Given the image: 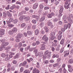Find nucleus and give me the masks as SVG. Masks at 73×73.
I'll return each mask as SVG.
<instances>
[{
  "label": "nucleus",
  "instance_id": "obj_16",
  "mask_svg": "<svg viewBox=\"0 0 73 73\" xmlns=\"http://www.w3.org/2000/svg\"><path fill=\"white\" fill-rule=\"evenodd\" d=\"M15 7H16V5H15V4H14L12 6L10 7V9H11V10H13V9H14Z\"/></svg>",
  "mask_w": 73,
  "mask_h": 73
},
{
  "label": "nucleus",
  "instance_id": "obj_53",
  "mask_svg": "<svg viewBox=\"0 0 73 73\" xmlns=\"http://www.w3.org/2000/svg\"><path fill=\"white\" fill-rule=\"evenodd\" d=\"M24 70V68L23 67H22L20 68V71L21 72H22L23 71V70Z\"/></svg>",
  "mask_w": 73,
  "mask_h": 73
},
{
  "label": "nucleus",
  "instance_id": "obj_17",
  "mask_svg": "<svg viewBox=\"0 0 73 73\" xmlns=\"http://www.w3.org/2000/svg\"><path fill=\"white\" fill-rule=\"evenodd\" d=\"M7 15L8 17H12V15L9 11L7 12Z\"/></svg>",
  "mask_w": 73,
  "mask_h": 73
},
{
  "label": "nucleus",
  "instance_id": "obj_10",
  "mask_svg": "<svg viewBox=\"0 0 73 73\" xmlns=\"http://www.w3.org/2000/svg\"><path fill=\"white\" fill-rule=\"evenodd\" d=\"M64 53L65 54L64 55V57H66V56H68V55L69 53V51H65Z\"/></svg>",
  "mask_w": 73,
  "mask_h": 73
},
{
  "label": "nucleus",
  "instance_id": "obj_21",
  "mask_svg": "<svg viewBox=\"0 0 73 73\" xmlns=\"http://www.w3.org/2000/svg\"><path fill=\"white\" fill-rule=\"evenodd\" d=\"M13 32L16 33L17 31V29L16 28H14L12 30Z\"/></svg>",
  "mask_w": 73,
  "mask_h": 73
},
{
  "label": "nucleus",
  "instance_id": "obj_2",
  "mask_svg": "<svg viewBox=\"0 0 73 73\" xmlns=\"http://www.w3.org/2000/svg\"><path fill=\"white\" fill-rule=\"evenodd\" d=\"M63 10H64V7H60V9L59 10V13L60 14L59 15V17H61L62 16V12H63Z\"/></svg>",
  "mask_w": 73,
  "mask_h": 73
},
{
  "label": "nucleus",
  "instance_id": "obj_20",
  "mask_svg": "<svg viewBox=\"0 0 73 73\" xmlns=\"http://www.w3.org/2000/svg\"><path fill=\"white\" fill-rule=\"evenodd\" d=\"M27 64V62L26 61H24L23 63V66H25Z\"/></svg>",
  "mask_w": 73,
  "mask_h": 73
},
{
  "label": "nucleus",
  "instance_id": "obj_44",
  "mask_svg": "<svg viewBox=\"0 0 73 73\" xmlns=\"http://www.w3.org/2000/svg\"><path fill=\"white\" fill-rule=\"evenodd\" d=\"M8 26L9 27H14V25L13 24H9L8 25Z\"/></svg>",
  "mask_w": 73,
  "mask_h": 73
},
{
  "label": "nucleus",
  "instance_id": "obj_36",
  "mask_svg": "<svg viewBox=\"0 0 73 73\" xmlns=\"http://www.w3.org/2000/svg\"><path fill=\"white\" fill-rule=\"evenodd\" d=\"M64 39H63L61 41H60V44L62 45L63 44H64Z\"/></svg>",
  "mask_w": 73,
  "mask_h": 73
},
{
  "label": "nucleus",
  "instance_id": "obj_19",
  "mask_svg": "<svg viewBox=\"0 0 73 73\" xmlns=\"http://www.w3.org/2000/svg\"><path fill=\"white\" fill-rule=\"evenodd\" d=\"M45 16H43V17H41V19L40 20V21H42L45 20Z\"/></svg>",
  "mask_w": 73,
  "mask_h": 73
},
{
  "label": "nucleus",
  "instance_id": "obj_3",
  "mask_svg": "<svg viewBox=\"0 0 73 73\" xmlns=\"http://www.w3.org/2000/svg\"><path fill=\"white\" fill-rule=\"evenodd\" d=\"M42 40H45V42H47L48 41V38L46 37V35H44L42 38Z\"/></svg>",
  "mask_w": 73,
  "mask_h": 73
},
{
  "label": "nucleus",
  "instance_id": "obj_13",
  "mask_svg": "<svg viewBox=\"0 0 73 73\" xmlns=\"http://www.w3.org/2000/svg\"><path fill=\"white\" fill-rule=\"evenodd\" d=\"M44 29L45 30V31H46V32H48V31H49V28L48 27H44Z\"/></svg>",
  "mask_w": 73,
  "mask_h": 73
},
{
  "label": "nucleus",
  "instance_id": "obj_47",
  "mask_svg": "<svg viewBox=\"0 0 73 73\" xmlns=\"http://www.w3.org/2000/svg\"><path fill=\"white\" fill-rule=\"evenodd\" d=\"M9 5H7V7H6L5 8V9H6V10H8V9H9Z\"/></svg>",
  "mask_w": 73,
  "mask_h": 73
},
{
  "label": "nucleus",
  "instance_id": "obj_29",
  "mask_svg": "<svg viewBox=\"0 0 73 73\" xmlns=\"http://www.w3.org/2000/svg\"><path fill=\"white\" fill-rule=\"evenodd\" d=\"M40 9H42V8H44V5H43V4H41L39 5Z\"/></svg>",
  "mask_w": 73,
  "mask_h": 73
},
{
  "label": "nucleus",
  "instance_id": "obj_52",
  "mask_svg": "<svg viewBox=\"0 0 73 73\" xmlns=\"http://www.w3.org/2000/svg\"><path fill=\"white\" fill-rule=\"evenodd\" d=\"M58 34L59 35H62L61 34H62V32L61 31H59L58 32Z\"/></svg>",
  "mask_w": 73,
  "mask_h": 73
},
{
  "label": "nucleus",
  "instance_id": "obj_54",
  "mask_svg": "<svg viewBox=\"0 0 73 73\" xmlns=\"http://www.w3.org/2000/svg\"><path fill=\"white\" fill-rule=\"evenodd\" d=\"M58 66V63H56V64H54L53 65V66L54 67H56Z\"/></svg>",
  "mask_w": 73,
  "mask_h": 73
},
{
  "label": "nucleus",
  "instance_id": "obj_60",
  "mask_svg": "<svg viewBox=\"0 0 73 73\" xmlns=\"http://www.w3.org/2000/svg\"><path fill=\"white\" fill-rule=\"evenodd\" d=\"M40 41H37L36 42V45H38L40 44Z\"/></svg>",
  "mask_w": 73,
  "mask_h": 73
},
{
  "label": "nucleus",
  "instance_id": "obj_41",
  "mask_svg": "<svg viewBox=\"0 0 73 73\" xmlns=\"http://www.w3.org/2000/svg\"><path fill=\"white\" fill-rule=\"evenodd\" d=\"M25 26V23H23L21 25V27L22 28H24V27Z\"/></svg>",
  "mask_w": 73,
  "mask_h": 73
},
{
  "label": "nucleus",
  "instance_id": "obj_46",
  "mask_svg": "<svg viewBox=\"0 0 73 73\" xmlns=\"http://www.w3.org/2000/svg\"><path fill=\"white\" fill-rule=\"evenodd\" d=\"M32 23H33V24H36V20L33 19L32 20Z\"/></svg>",
  "mask_w": 73,
  "mask_h": 73
},
{
  "label": "nucleus",
  "instance_id": "obj_25",
  "mask_svg": "<svg viewBox=\"0 0 73 73\" xmlns=\"http://www.w3.org/2000/svg\"><path fill=\"white\" fill-rule=\"evenodd\" d=\"M44 23L42 22L40 24L39 26L40 27H41L42 28L44 27Z\"/></svg>",
  "mask_w": 73,
  "mask_h": 73
},
{
  "label": "nucleus",
  "instance_id": "obj_31",
  "mask_svg": "<svg viewBox=\"0 0 73 73\" xmlns=\"http://www.w3.org/2000/svg\"><path fill=\"white\" fill-rule=\"evenodd\" d=\"M38 30H36L35 31V35H37L38 34Z\"/></svg>",
  "mask_w": 73,
  "mask_h": 73
},
{
  "label": "nucleus",
  "instance_id": "obj_42",
  "mask_svg": "<svg viewBox=\"0 0 73 73\" xmlns=\"http://www.w3.org/2000/svg\"><path fill=\"white\" fill-rule=\"evenodd\" d=\"M64 28L65 29H66L68 28V25L66 24L64 25Z\"/></svg>",
  "mask_w": 73,
  "mask_h": 73
},
{
  "label": "nucleus",
  "instance_id": "obj_4",
  "mask_svg": "<svg viewBox=\"0 0 73 73\" xmlns=\"http://www.w3.org/2000/svg\"><path fill=\"white\" fill-rule=\"evenodd\" d=\"M34 52L35 53V56H38L40 54V53L38 52V50L37 49H35Z\"/></svg>",
  "mask_w": 73,
  "mask_h": 73
},
{
  "label": "nucleus",
  "instance_id": "obj_11",
  "mask_svg": "<svg viewBox=\"0 0 73 73\" xmlns=\"http://www.w3.org/2000/svg\"><path fill=\"white\" fill-rule=\"evenodd\" d=\"M67 19L69 22H70V23H73V21H72V19L70 18V17H67Z\"/></svg>",
  "mask_w": 73,
  "mask_h": 73
},
{
  "label": "nucleus",
  "instance_id": "obj_12",
  "mask_svg": "<svg viewBox=\"0 0 73 73\" xmlns=\"http://www.w3.org/2000/svg\"><path fill=\"white\" fill-rule=\"evenodd\" d=\"M40 49L41 50H44V49H45V45L44 44L42 45V46L40 48Z\"/></svg>",
  "mask_w": 73,
  "mask_h": 73
},
{
  "label": "nucleus",
  "instance_id": "obj_58",
  "mask_svg": "<svg viewBox=\"0 0 73 73\" xmlns=\"http://www.w3.org/2000/svg\"><path fill=\"white\" fill-rule=\"evenodd\" d=\"M18 20L17 19H15L14 21V24H16L17 23Z\"/></svg>",
  "mask_w": 73,
  "mask_h": 73
},
{
  "label": "nucleus",
  "instance_id": "obj_26",
  "mask_svg": "<svg viewBox=\"0 0 73 73\" xmlns=\"http://www.w3.org/2000/svg\"><path fill=\"white\" fill-rule=\"evenodd\" d=\"M50 8L49 7H48V6H46V5H45L44 6V9L45 10H46L47 9H49Z\"/></svg>",
  "mask_w": 73,
  "mask_h": 73
},
{
  "label": "nucleus",
  "instance_id": "obj_63",
  "mask_svg": "<svg viewBox=\"0 0 73 73\" xmlns=\"http://www.w3.org/2000/svg\"><path fill=\"white\" fill-rule=\"evenodd\" d=\"M48 60H45L44 61V63L46 64L48 63Z\"/></svg>",
  "mask_w": 73,
  "mask_h": 73
},
{
  "label": "nucleus",
  "instance_id": "obj_32",
  "mask_svg": "<svg viewBox=\"0 0 73 73\" xmlns=\"http://www.w3.org/2000/svg\"><path fill=\"white\" fill-rule=\"evenodd\" d=\"M55 35V33L53 32H52L51 33V36H54Z\"/></svg>",
  "mask_w": 73,
  "mask_h": 73
},
{
  "label": "nucleus",
  "instance_id": "obj_43",
  "mask_svg": "<svg viewBox=\"0 0 73 73\" xmlns=\"http://www.w3.org/2000/svg\"><path fill=\"white\" fill-rule=\"evenodd\" d=\"M6 56V55H5V54L4 53H3L1 54V56L2 57H5Z\"/></svg>",
  "mask_w": 73,
  "mask_h": 73
},
{
  "label": "nucleus",
  "instance_id": "obj_51",
  "mask_svg": "<svg viewBox=\"0 0 73 73\" xmlns=\"http://www.w3.org/2000/svg\"><path fill=\"white\" fill-rule=\"evenodd\" d=\"M1 41L2 42L4 43V42H5V39H1Z\"/></svg>",
  "mask_w": 73,
  "mask_h": 73
},
{
  "label": "nucleus",
  "instance_id": "obj_6",
  "mask_svg": "<svg viewBox=\"0 0 73 73\" xmlns=\"http://www.w3.org/2000/svg\"><path fill=\"white\" fill-rule=\"evenodd\" d=\"M27 17L25 15H22L19 18V20H23L24 19H26Z\"/></svg>",
  "mask_w": 73,
  "mask_h": 73
},
{
  "label": "nucleus",
  "instance_id": "obj_9",
  "mask_svg": "<svg viewBox=\"0 0 73 73\" xmlns=\"http://www.w3.org/2000/svg\"><path fill=\"white\" fill-rule=\"evenodd\" d=\"M71 5H70V4H68V5H64V7L65 9H68V8H70V7Z\"/></svg>",
  "mask_w": 73,
  "mask_h": 73
},
{
  "label": "nucleus",
  "instance_id": "obj_57",
  "mask_svg": "<svg viewBox=\"0 0 73 73\" xmlns=\"http://www.w3.org/2000/svg\"><path fill=\"white\" fill-rule=\"evenodd\" d=\"M70 54H73V49H72L70 51Z\"/></svg>",
  "mask_w": 73,
  "mask_h": 73
},
{
  "label": "nucleus",
  "instance_id": "obj_35",
  "mask_svg": "<svg viewBox=\"0 0 73 73\" xmlns=\"http://www.w3.org/2000/svg\"><path fill=\"white\" fill-rule=\"evenodd\" d=\"M64 47H62L60 51V53H62L63 52H64Z\"/></svg>",
  "mask_w": 73,
  "mask_h": 73
},
{
  "label": "nucleus",
  "instance_id": "obj_33",
  "mask_svg": "<svg viewBox=\"0 0 73 73\" xmlns=\"http://www.w3.org/2000/svg\"><path fill=\"white\" fill-rule=\"evenodd\" d=\"M19 57V54H17L14 57V59H16L17 58H18Z\"/></svg>",
  "mask_w": 73,
  "mask_h": 73
},
{
  "label": "nucleus",
  "instance_id": "obj_23",
  "mask_svg": "<svg viewBox=\"0 0 73 73\" xmlns=\"http://www.w3.org/2000/svg\"><path fill=\"white\" fill-rule=\"evenodd\" d=\"M60 45H58L57 46V47L56 48V50H57V51H59V50H60Z\"/></svg>",
  "mask_w": 73,
  "mask_h": 73
},
{
  "label": "nucleus",
  "instance_id": "obj_34",
  "mask_svg": "<svg viewBox=\"0 0 73 73\" xmlns=\"http://www.w3.org/2000/svg\"><path fill=\"white\" fill-rule=\"evenodd\" d=\"M51 36L50 38V39L51 40H54V39H55L56 38V37L54 36Z\"/></svg>",
  "mask_w": 73,
  "mask_h": 73
},
{
  "label": "nucleus",
  "instance_id": "obj_45",
  "mask_svg": "<svg viewBox=\"0 0 73 73\" xmlns=\"http://www.w3.org/2000/svg\"><path fill=\"white\" fill-rule=\"evenodd\" d=\"M14 20H13V19L12 18H11L9 19V21L10 22H12V21H13Z\"/></svg>",
  "mask_w": 73,
  "mask_h": 73
},
{
  "label": "nucleus",
  "instance_id": "obj_8",
  "mask_svg": "<svg viewBox=\"0 0 73 73\" xmlns=\"http://www.w3.org/2000/svg\"><path fill=\"white\" fill-rule=\"evenodd\" d=\"M9 44V42H5L4 43H3L1 44L3 45V46H4L5 48V46H7Z\"/></svg>",
  "mask_w": 73,
  "mask_h": 73
},
{
  "label": "nucleus",
  "instance_id": "obj_30",
  "mask_svg": "<svg viewBox=\"0 0 73 73\" xmlns=\"http://www.w3.org/2000/svg\"><path fill=\"white\" fill-rule=\"evenodd\" d=\"M27 33L29 34V36H32V32L29 31H28L27 32Z\"/></svg>",
  "mask_w": 73,
  "mask_h": 73
},
{
  "label": "nucleus",
  "instance_id": "obj_39",
  "mask_svg": "<svg viewBox=\"0 0 73 73\" xmlns=\"http://www.w3.org/2000/svg\"><path fill=\"white\" fill-rule=\"evenodd\" d=\"M15 69V66H12L11 68V69L12 71H13V70H14Z\"/></svg>",
  "mask_w": 73,
  "mask_h": 73
},
{
  "label": "nucleus",
  "instance_id": "obj_48",
  "mask_svg": "<svg viewBox=\"0 0 73 73\" xmlns=\"http://www.w3.org/2000/svg\"><path fill=\"white\" fill-rule=\"evenodd\" d=\"M58 71L60 73H62V68H60Z\"/></svg>",
  "mask_w": 73,
  "mask_h": 73
},
{
  "label": "nucleus",
  "instance_id": "obj_18",
  "mask_svg": "<svg viewBox=\"0 0 73 73\" xmlns=\"http://www.w3.org/2000/svg\"><path fill=\"white\" fill-rule=\"evenodd\" d=\"M37 7H38V4H37V3H35L34 4L33 6V8L34 9H35L37 8Z\"/></svg>",
  "mask_w": 73,
  "mask_h": 73
},
{
  "label": "nucleus",
  "instance_id": "obj_24",
  "mask_svg": "<svg viewBox=\"0 0 73 73\" xmlns=\"http://www.w3.org/2000/svg\"><path fill=\"white\" fill-rule=\"evenodd\" d=\"M31 71L29 70H25L24 71V73H30Z\"/></svg>",
  "mask_w": 73,
  "mask_h": 73
},
{
  "label": "nucleus",
  "instance_id": "obj_61",
  "mask_svg": "<svg viewBox=\"0 0 73 73\" xmlns=\"http://www.w3.org/2000/svg\"><path fill=\"white\" fill-rule=\"evenodd\" d=\"M68 69H70V68H73L72 67V66L70 65H68Z\"/></svg>",
  "mask_w": 73,
  "mask_h": 73
},
{
  "label": "nucleus",
  "instance_id": "obj_49",
  "mask_svg": "<svg viewBox=\"0 0 73 73\" xmlns=\"http://www.w3.org/2000/svg\"><path fill=\"white\" fill-rule=\"evenodd\" d=\"M60 61H61V58H58L57 59L56 61L57 62H60Z\"/></svg>",
  "mask_w": 73,
  "mask_h": 73
},
{
  "label": "nucleus",
  "instance_id": "obj_14",
  "mask_svg": "<svg viewBox=\"0 0 73 73\" xmlns=\"http://www.w3.org/2000/svg\"><path fill=\"white\" fill-rule=\"evenodd\" d=\"M73 62V59H70L69 60L68 63L70 64H72Z\"/></svg>",
  "mask_w": 73,
  "mask_h": 73
},
{
  "label": "nucleus",
  "instance_id": "obj_59",
  "mask_svg": "<svg viewBox=\"0 0 73 73\" xmlns=\"http://www.w3.org/2000/svg\"><path fill=\"white\" fill-rule=\"evenodd\" d=\"M33 73H36V69L35 68L33 69Z\"/></svg>",
  "mask_w": 73,
  "mask_h": 73
},
{
  "label": "nucleus",
  "instance_id": "obj_27",
  "mask_svg": "<svg viewBox=\"0 0 73 73\" xmlns=\"http://www.w3.org/2000/svg\"><path fill=\"white\" fill-rule=\"evenodd\" d=\"M9 35H13V31L12 30L9 31Z\"/></svg>",
  "mask_w": 73,
  "mask_h": 73
},
{
  "label": "nucleus",
  "instance_id": "obj_55",
  "mask_svg": "<svg viewBox=\"0 0 73 73\" xmlns=\"http://www.w3.org/2000/svg\"><path fill=\"white\" fill-rule=\"evenodd\" d=\"M38 21L39 20V17H38V16L36 15L35 16V18Z\"/></svg>",
  "mask_w": 73,
  "mask_h": 73
},
{
  "label": "nucleus",
  "instance_id": "obj_5",
  "mask_svg": "<svg viewBox=\"0 0 73 73\" xmlns=\"http://www.w3.org/2000/svg\"><path fill=\"white\" fill-rule=\"evenodd\" d=\"M67 17V16L65 15L63 16L62 17V19L64 21V22L65 23H67V21H66Z\"/></svg>",
  "mask_w": 73,
  "mask_h": 73
},
{
  "label": "nucleus",
  "instance_id": "obj_28",
  "mask_svg": "<svg viewBox=\"0 0 73 73\" xmlns=\"http://www.w3.org/2000/svg\"><path fill=\"white\" fill-rule=\"evenodd\" d=\"M0 32H1L2 33V34H0V37H2V35H4V33L3 32H4V30H2V31H0Z\"/></svg>",
  "mask_w": 73,
  "mask_h": 73
},
{
  "label": "nucleus",
  "instance_id": "obj_64",
  "mask_svg": "<svg viewBox=\"0 0 73 73\" xmlns=\"http://www.w3.org/2000/svg\"><path fill=\"white\" fill-rule=\"evenodd\" d=\"M69 16L70 17H71L72 19H73V15L71 14L69 15Z\"/></svg>",
  "mask_w": 73,
  "mask_h": 73
},
{
  "label": "nucleus",
  "instance_id": "obj_22",
  "mask_svg": "<svg viewBox=\"0 0 73 73\" xmlns=\"http://www.w3.org/2000/svg\"><path fill=\"white\" fill-rule=\"evenodd\" d=\"M62 36V35H59L58 36V40H60L61 39V38Z\"/></svg>",
  "mask_w": 73,
  "mask_h": 73
},
{
  "label": "nucleus",
  "instance_id": "obj_56",
  "mask_svg": "<svg viewBox=\"0 0 73 73\" xmlns=\"http://www.w3.org/2000/svg\"><path fill=\"white\" fill-rule=\"evenodd\" d=\"M18 46L19 47H21L22 46V43L21 42H20L18 44Z\"/></svg>",
  "mask_w": 73,
  "mask_h": 73
},
{
  "label": "nucleus",
  "instance_id": "obj_7",
  "mask_svg": "<svg viewBox=\"0 0 73 73\" xmlns=\"http://www.w3.org/2000/svg\"><path fill=\"white\" fill-rule=\"evenodd\" d=\"M47 25L48 26H50L51 28L53 27V25H52V22L50 21H48L47 23Z\"/></svg>",
  "mask_w": 73,
  "mask_h": 73
},
{
  "label": "nucleus",
  "instance_id": "obj_62",
  "mask_svg": "<svg viewBox=\"0 0 73 73\" xmlns=\"http://www.w3.org/2000/svg\"><path fill=\"white\" fill-rule=\"evenodd\" d=\"M39 56L40 57H42L43 56V54L42 53H41L40 54H39Z\"/></svg>",
  "mask_w": 73,
  "mask_h": 73
},
{
  "label": "nucleus",
  "instance_id": "obj_15",
  "mask_svg": "<svg viewBox=\"0 0 73 73\" xmlns=\"http://www.w3.org/2000/svg\"><path fill=\"white\" fill-rule=\"evenodd\" d=\"M3 48H5V47L3 44H1V46L0 47V51H1L3 50Z\"/></svg>",
  "mask_w": 73,
  "mask_h": 73
},
{
  "label": "nucleus",
  "instance_id": "obj_40",
  "mask_svg": "<svg viewBox=\"0 0 73 73\" xmlns=\"http://www.w3.org/2000/svg\"><path fill=\"white\" fill-rule=\"evenodd\" d=\"M47 17H48V18H52V16L51 14H48L47 15Z\"/></svg>",
  "mask_w": 73,
  "mask_h": 73
},
{
  "label": "nucleus",
  "instance_id": "obj_37",
  "mask_svg": "<svg viewBox=\"0 0 73 73\" xmlns=\"http://www.w3.org/2000/svg\"><path fill=\"white\" fill-rule=\"evenodd\" d=\"M12 47V46L11 45H9V47H6L5 48V50H8L9 49V48H11V47Z\"/></svg>",
  "mask_w": 73,
  "mask_h": 73
},
{
  "label": "nucleus",
  "instance_id": "obj_1",
  "mask_svg": "<svg viewBox=\"0 0 73 73\" xmlns=\"http://www.w3.org/2000/svg\"><path fill=\"white\" fill-rule=\"evenodd\" d=\"M23 36V35L20 34L18 33L17 35V37H16V41L17 42H19L20 41V40L19 39V38H21Z\"/></svg>",
  "mask_w": 73,
  "mask_h": 73
},
{
  "label": "nucleus",
  "instance_id": "obj_38",
  "mask_svg": "<svg viewBox=\"0 0 73 73\" xmlns=\"http://www.w3.org/2000/svg\"><path fill=\"white\" fill-rule=\"evenodd\" d=\"M73 67L70 68H68V70L70 72H72L73 71Z\"/></svg>",
  "mask_w": 73,
  "mask_h": 73
},
{
  "label": "nucleus",
  "instance_id": "obj_50",
  "mask_svg": "<svg viewBox=\"0 0 73 73\" xmlns=\"http://www.w3.org/2000/svg\"><path fill=\"white\" fill-rule=\"evenodd\" d=\"M17 60H14L13 61V63L14 64H16L17 63Z\"/></svg>",
  "mask_w": 73,
  "mask_h": 73
}]
</instances>
